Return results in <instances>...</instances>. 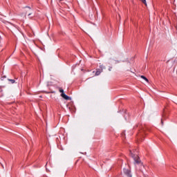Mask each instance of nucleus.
<instances>
[{
  "mask_svg": "<svg viewBox=\"0 0 177 177\" xmlns=\"http://www.w3.org/2000/svg\"><path fill=\"white\" fill-rule=\"evenodd\" d=\"M8 81H10L12 84H15V80H12V79L8 80Z\"/></svg>",
  "mask_w": 177,
  "mask_h": 177,
  "instance_id": "nucleus-7",
  "label": "nucleus"
},
{
  "mask_svg": "<svg viewBox=\"0 0 177 177\" xmlns=\"http://www.w3.org/2000/svg\"><path fill=\"white\" fill-rule=\"evenodd\" d=\"M109 71H111V68H110L109 69Z\"/></svg>",
  "mask_w": 177,
  "mask_h": 177,
  "instance_id": "nucleus-11",
  "label": "nucleus"
},
{
  "mask_svg": "<svg viewBox=\"0 0 177 177\" xmlns=\"http://www.w3.org/2000/svg\"><path fill=\"white\" fill-rule=\"evenodd\" d=\"M106 68V66L103 65H100V68L97 69L95 72V75H100L101 73H103V70Z\"/></svg>",
  "mask_w": 177,
  "mask_h": 177,
  "instance_id": "nucleus-2",
  "label": "nucleus"
},
{
  "mask_svg": "<svg viewBox=\"0 0 177 177\" xmlns=\"http://www.w3.org/2000/svg\"><path fill=\"white\" fill-rule=\"evenodd\" d=\"M130 156L133 158L134 160V164L135 165H142V162L140 161V158H139V156L136 155V153H133L132 151H130Z\"/></svg>",
  "mask_w": 177,
  "mask_h": 177,
  "instance_id": "nucleus-1",
  "label": "nucleus"
},
{
  "mask_svg": "<svg viewBox=\"0 0 177 177\" xmlns=\"http://www.w3.org/2000/svg\"><path fill=\"white\" fill-rule=\"evenodd\" d=\"M161 122H162V124H163L162 121H161Z\"/></svg>",
  "mask_w": 177,
  "mask_h": 177,
  "instance_id": "nucleus-12",
  "label": "nucleus"
},
{
  "mask_svg": "<svg viewBox=\"0 0 177 177\" xmlns=\"http://www.w3.org/2000/svg\"><path fill=\"white\" fill-rule=\"evenodd\" d=\"M123 172L124 175L127 176V177H132V174H131V171L129 169H124Z\"/></svg>",
  "mask_w": 177,
  "mask_h": 177,
  "instance_id": "nucleus-3",
  "label": "nucleus"
},
{
  "mask_svg": "<svg viewBox=\"0 0 177 177\" xmlns=\"http://www.w3.org/2000/svg\"><path fill=\"white\" fill-rule=\"evenodd\" d=\"M140 77L141 78H142V80H145V81H146L147 82H149V80L146 77L143 75H141Z\"/></svg>",
  "mask_w": 177,
  "mask_h": 177,
  "instance_id": "nucleus-5",
  "label": "nucleus"
},
{
  "mask_svg": "<svg viewBox=\"0 0 177 177\" xmlns=\"http://www.w3.org/2000/svg\"><path fill=\"white\" fill-rule=\"evenodd\" d=\"M26 8H28V9H30V10L31 9V8H30V7H26Z\"/></svg>",
  "mask_w": 177,
  "mask_h": 177,
  "instance_id": "nucleus-10",
  "label": "nucleus"
},
{
  "mask_svg": "<svg viewBox=\"0 0 177 177\" xmlns=\"http://www.w3.org/2000/svg\"><path fill=\"white\" fill-rule=\"evenodd\" d=\"M142 3L145 4V6H147V3L146 2V0H140Z\"/></svg>",
  "mask_w": 177,
  "mask_h": 177,
  "instance_id": "nucleus-6",
  "label": "nucleus"
},
{
  "mask_svg": "<svg viewBox=\"0 0 177 177\" xmlns=\"http://www.w3.org/2000/svg\"><path fill=\"white\" fill-rule=\"evenodd\" d=\"M62 97L65 99V100H69L70 97H68L67 95H66L64 93L61 94Z\"/></svg>",
  "mask_w": 177,
  "mask_h": 177,
  "instance_id": "nucleus-4",
  "label": "nucleus"
},
{
  "mask_svg": "<svg viewBox=\"0 0 177 177\" xmlns=\"http://www.w3.org/2000/svg\"><path fill=\"white\" fill-rule=\"evenodd\" d=\"M59 92H60V93H64V90L60 88Z\"/></svg>",
  "mask_w": 177,
  "mask_h": 177,
  "instance_id": "nucleus-8",
  "label": "nucleus"
},
{
  "mask_svg": "<svg viewBox=\"0 0 177 177\" xmlns=\"http://www.w3.org/2000/svg\"><path fill=\"white\" fill-rule=\"evenodd\" d=\"M28 17L31 16V13H29V14L28 15ZM30 19H31V17H30Z\"/></svg>",
  "mask_w": 177,
  "mask_h": 177,
  "instance_id": "nucleus-9",
  "label": "nucleus"
}]
</instances>
